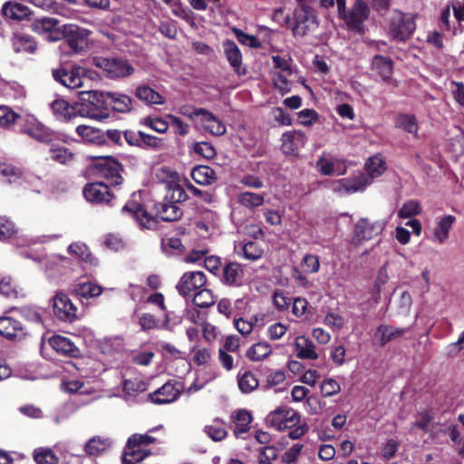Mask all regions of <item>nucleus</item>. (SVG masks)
<instances>
[{
	"label": "nucleus",
	"mask_w": 464,
	"mask_h": 464,
	"mask_svg": "<svg viewBox=\"0 0 464 464\" xmlns=\"http://www.w3.org/2000/svg\"><path fill=\"white\" fill-rule=\"evenodd\" d=\"M280 140L282 152L293 156L297 155L299 150L304 147L307 137L302 130H292L284 132Z\"/></svg>",
	"instance_id": "16"
},
{
	"label": "nucleus",
	"mask_w": 464,
	"mask_h": 464,
	"mask_svg": "<svg viewBox=\"0 0 464 464\" xmlns=\"http://www.w3.org/2000/svg\"><path fill=\"white\" fill-rule=\"evenodd\" d=\"M301 267L306 274L318 272L320 269V261L318 256L312 254H306L301 261Z\"/></svg>",
	"instance_id": "58"
},
{
	"label": "nucleus",
	"mask_w": 464,
	"mask_h": 464,
	"mask_svg": "<svg viewBox=\"0 0 464 464\" xmlns=\"http://www.w3.org/2000/svg\"><path fill=\"white\" fill-rule=\"evenodd\" d=\"M295 347L296 356L300 359L315 360L318 358L314 343L305 336H299L295 339Z\"/></svg>",
	"instance_id": "32"
},
{
	"label": "nucleus",
	"mask_w": 464,
	"mask_h": 464,
	"mask_svg": "<svg viewBox=\"0 0 464 464\" xmlns=\"http://www.w3.org/2000/svg\"><path fill=\"white\" fill-rule=\"evenodd\" d=\"M340 391L341 387L339 382L333 378L325 379L321 384V392L324 397L334 396L339 393Z\"/></svg>",
	"instance_id": "61"
},
{
	"label": "nucleus",
	"mask_w": 464,
	"mask_h": 464,
	"mask_svg": "<svg viewBox=\"0 0 464 464\" xmlns=\"http://www.w3.org/2000/svg\"><path fill=\"white\" fill-rule=\"evenodd\" d=\"M2 13L7 18L21 21L30 14V10L24 5L6 2L2 7Z\"/></svg>",
	"instance_id": "35"
},
{
	"label": "nucleus",
	"mask_w": 464,
	"mask_h": 464,
	"mask_svg": "<svg viewBox=\"0 0 464 464\" xmlns=\"http://www.w3.org/2000/svg\"><path fill=\"white\" fill-rule=\"evenodd\" d=\"M155 215L150 214L140 200V196L133 193L130 199L121 208L122 216L133 219L141 229H153L156 227L158 219L164 222H174L180 219L183 210L179 205L170 204L162 199L153 206Z\"/></svg>",
	"instance_id": "1"
},
{
	"label": "nucleus",
	"mask_w": 464,
	"mask_h": 464,
	"mask_svg": "<svg viewBox=\"0 0 464 464\" xmlns=\"http://www.w3.org/2000/svg\"><path fill=\"white\" fill-rule=\"evenodd\" d=\"M289 409L290 407L287 406H279L272 411L266 418V424L282 431V426L289 414Z\"/></svg>",
	"instance_id": "39"
},
{
	"label": "nucleus",
	"mask_w": 464,
	"mask_h": 464,
	"mask_svg": "<svg viewBox=\"0 0 464 464\" xmlns=\"http://www.w3.org/2000/svg\"><path fill=\"white\" fill-rule=\"evenodd\" d=\"M417 14L394 10L389 24V35L392 41L407 43L416 30Z\"/></svg>",
	"instance_id": "4"
},
{
	"label": "nucleus",
	"mask_w": 464,
	"mask_h": 464,
	"mask_svg": "<svg viewBox=\"0 0 464 464\" xmlns=\"http://www.w3.org/2000/svg\"><path fill=\"white\" fill-rule=\"evenodd\" d=\"M237 202L247 208L253 209L262 206L265 202L264 195L245 191L237 195Z\"/></svg>",
	"instance_id": "46"
},
{
	"label": "nucleus",
	"mask_w": 464,
	"mask_h": 464,
	"mask_svg": "<svg viewBox=\"0 0 464 464\" xmlns=\"http://www.w3.org/2000/svg\"><path fill=\"white\" fill-rule=\"evenodd\" d=\"M243 266L237 262L228 261L222 268L220 281L228 286L237 287L243 284Z\"/></svg>",
	"instance_id": "21"
},
{
	"label": "nucleus",
	"mask_w": 464,
	"mask_h": 464,
	"mask_svg": "<svg viewBox=\"0 0 464 464\" xmlns=\"http://www.w3.org/2000/svg\"><path fill=\"white\" fill-rule=\"evenodd\" d=\"M13 48L17 53H34L37 50V43L33 36L15 34L13 37Z\"/></svg>",
	"instance_id": "30"
},
{
	"label": "nucleus",
	"mask_w": 464,
	"mask_h": 464,
	"mask_svg": "<svg viewBox=\"0 0 464 464\" xmlns=\"http://www.w3.org/2000/svg\"><path fill=\"white\" fill-rule=\"evenodd\" d=\"M184 384L180 382L170 380L160 388L149 394L150 400L155 404H167L175 401L182 393Z\"/></svg>",
	"instance_id": "10"
},
{
	"label": "nucleus",
	"mask_w": 464,
	"mask_h": 464,
	"mask_svg": "<svg viewBox=\"0 0 464 464\" xmlns=\"http://www.w3.org/2000/svg\"><path fill=\"white\" fill-rule=\"evenodd\" d=\"M32 29L38 34L46 35L50 42H57L63 39V25L60 21L53 17H42L35 19L32 24Z\"/></svg>",
	"instance_id": "11"
},
{
	"label": "nucleus",
	"mask_w": 464,
	"mask_h": 464,
	"mask_svg": "<svg viewBox=\"0 0 464 464\" xmlns=\"http://www.w3.org/2000/svg\"><path fill=\"white\" fill-rule=\"evenodd\" d=\"M223 49L225 56L234 72L239 76L246 75L247 71L242 65V53L237 44L232 40H226L223 43Z\"/></svg>",
	"instance_id": "23"
},
{
	"label": "nucleus",
	"mask_w": 464,
	"mask_h": 464,
	"mask_svg": "<svg viewBox=\"0 0 464 464\" xmlns=\"http://www.w3.org/2000/svg\"><path fill=\"white\" fill-rule=\"evenodd\" d=\"M140 123L159 133H165L169 129V123L160 117L148 116Z\"/></svg>",
	"instance_id": "56"
},
{
	"label": "nucleus",
	"mask_w": 464,
	"mask_h": 464,
	"mask_svg": "<svg viewBox=\"0 0 464 464\" xmlns=\"http://www.w3.org/2000/svg\"><path fill=\"white\" fill-rule=\"evenodd\" d=\"M318 119V113L314 109H304L297 113L298 123L310 126Z\"/></svg>",
	"instance_id": "64"
},
{
	"label": "nucleus",
	"mask_w": 464,
	"mask_h": 464,
	"mask_svg": "<svg viewBox=\"0 0 464 464\" xmlns=\"http://www.w3.org/2000/svg\"><path fill=\"white\" fill-rule=\"evenodd\" d=\"M190 175L196 183L203 186L211 185L218 180L216 171L212 168L206 165H198L194 167Z\"/></svg>",
	"instance_id": "28"
},
{
	"label": "nucleus",
	"mask_w": 464,
	"mask_h": 464,
	"mask_svg": "<svg viewBox=\"0 0 464 464\" xmlns=\"http://www.w3.org/2000/svg\"><path fill=\"white\" fill-rule=\"evenodd\" d=\"M237 384L243 393H250L258 387L259 381L252 372L246 371L243 373H238Z\"/></svg>",
	"instance_id": "45"
},
{
	"label": "nucleus",
	"mask_w": 464,
	"mask_h": 464,
	"mask_svg": "<svg viewBox=\"0 0 464 464\" xmlns=\"http://www.w3.org/2000/svg\"><path fill=\"white\" fill-rule=\"evenodd\" d=\"M68 252L71 255H75L82 261L92 264L95 259L92 253L89 251L88 246L82 243H72L68 247Z\"/></svg>",
	"instance_id": "53"
},
{
	"label": "nucleus",
	"mask_w": 464,
	"mask_h": 464,
	"mask_svg": "<svg viewBox=\"0 0 464 464\" xmlns=\"http://www.w3.org/2000/svg\"><path fill=\"white\" fill-rule=\"evenodd\" d=\"M456 218L452 215L444 216L440 219L434 228V237L440 244H443L450 236V231L452 228Z\"/></svg>",
	"instance_id": "33"
},
{
	"label": "nucleus",
	"mask_w": 464,
	"mask_h": 464,
	"mask_svg": "<svg viewBox=\"0 0 464 464\" xmlns=\"http://www.w3.org/2000/svg\"><path fill=\"white\" fill-rule=\"evenodd\" d=\"M278 457V450L274 446H265L260 448L257 454V460L263 463H272Z\"/></svg>",
	"instance_id": "62"
},
{
	"label": "nucleus",
	"mask_w": 464,
	"mask_h": 464,
	"mask_svg": "<svg viewBox=\"0 0 464 464\" xmlns=\"http://www.w3.org/2000/svg\"><path fill=\"white\" fill-rule=\"evenodd\" d=\"M74 292L76 295L88 299L99 296L102 293V288L96 284L86 282L75 285Z\"/></svg>",
	"instance_id": "50"
},
{
	"label": "nucleus",
	"mask_w": 464,
	"mask_h": 464,
	"mask_svg": "<svg viewBox=\"0 0 464 464\" xmlns=\"http://www.w3.org/2000/svg\"><path fill=\"white\" fill-rule=\"evenodd\" d=\"M421 212V208L417 200L406 201L401 208L398 211V217L400 218H410L417 216Z\"/></svg>",
	"instance_id": "55"
},
{
	"label": "nucleus",
	"mask_w": 464,
	"mask_h": 464,
	"mask_svg": "<svg viewBox=\"0 0 464 464\" xmlns=\"http://www.w3.org/2000/svg\"><path fill=\"white\" fill-rule=\"evenodd\" d=\"M383 225L381 222H372L368 218H360L354 227L353 239L360 244L371 240L382 233Z\"/></svg>",
	"instance_id": "18"
},
{
	"label": "nucleus",
	"mask_w": 464,
	"mask_h": 464,
	"mask_svg": "<svg viewBox=\"0 0 464 464\" xmlns=\"http://www.w3.org/2000/svg\"><path fill=\"white\" fill-rule=\"evenodd\" d=\"M395 126L405 132L418 136L419 126L415 115L401 112L395 118Z\"/></svg>",
	"instance_id": "34"
},
{
	"label": "nucleus",
	"mask_w": 464,
	"mask_h": 464,
	"mask_svg": "<svg viewBox=\"0 0 464 464\" xmlns=\"http://www.w3.org/2000/svg\"><path fill=\"white\" fill-rule=\"evenodd\" d=\"M272 353L271 345L266 342L254 343L246 353L252 362H258L266 358Z\"/></svg>",
	"instance_id": "43"
},
{
	"label": "nucleus",
	"mask_w": 464,
	"mask_h": 464,
	"mask_svg": "<svg viewBox=\"0 0 464 464\" xmlns=\"http://www.w3.org/2000/svg\"><path fill=\"white\" fill-rule=\"evenodd\" d=\"M76 132L85 141L96 145H104L103 130L88 125H79Z\"/></svg>",
	"instance_id": "36"
},
{
	"label": "nucleus",
	"mask_w": 464,
	"mask_h": 464,
	"mask_svg": "<svg viewBox=\"0 0 464 464\" xmlns=\"http://www.w3.org/2000/svg\"><path fill=\"white\" fill-rule=\"evenodd\" d=\"M150 454L149 450H144L140 447H130L129 440L124 448L122 457L123 464H136L142 461Z\"/></svg>",
	"instance_id": "41"
},
{
	"label": "nucleus",
	"mask_w": 464,
	"mask_h": 464,
	"mask_svg": "<svg viewBox=\"0 0 464 464\" xmlns=\"http://www.w3.org/2000/svg\"><path fill=\"white\" fill-rule=\"evenodd\" d=\"M231 420L235 425L233 430L235 437L240 438L242 434L246 433L250 430L253 417L248 411L240 409L232 412Z\"/></svg>",
	"instance_id": "25"
},
{
	"label": "nucleus",
	"mask_w": 464,
	"mask_h": 464,
	"mask_svg": "<svg viewBox=\"0 0 464 464\" xmlns=\"http://www.w3.org/2000/svg\"><path fill=\"white\" fill-rule=\"evenodd\" d=\"M372 69L383 82H389L393 72L392 60L389 56L376 54L372 59Z\"/></svg>",
	"instance_id": "29"
},
{
	"label": "nucleus",
	"mask_w": 464,
	"mask_h": 464,
	"mask_svg": "<svg viewBox=\"0 0 464 464\" xmlns=\"http://www.w3.org/2000/svg\"><path fill=\"white\" fill-rule=\"evenodd\" d=\"M51 160L60 164H69L74 160V154L65 147H58L50 150Z\"/></svg>",
	"instance_id": "54"
},
{
	"label": "nucleus",
	"mask_w": 464,
	"mask_h": 464,
	"mask_svg": "<svg viewBox=\"0 0 464 464\" xmlns=\"http://www.w3.org/2000/svg\"><path fill=\"white\" fill-rule=\"evenodd\" d=\"M109 446L110 442L107 439H102L96 436L87 441L84 446V451L87 455L97 456L104 452Z\"/></svg>",
	"instance_id": "47"
},
{
	"label": "nucleus",
	"mask_w": 464,
	"mask_h": 464,
	"mask_svg": "<svg viewBox=\"0 0 464 464\" xmlns=\"http://www.w3.org/2000/svg\"><path fill=\"white\" fill-rule=\"evenodd\" d=\"M50 345L60 354L70 357L79 358L82 356L81 350L67 337L54 335L49 340Z\"/></svg>",
	"instance_id": "24"
},
{
	"label": "nucleus",
	"mask_w": 464,
	"mask_h": 464,
	"mask_svg": "<svg viewBox=\"0 0 464 464\" xmlns=\"http://www.w3.org/2000/svg\"><path fill=\"white\" fill-rule=\"evenodd\" d=\"M371 14L369 5L363 0H355L351 9L339 18L343 20L349 31L363 35L366 32L364 22Z\"/></svg>",
	"instance_id": "7"
},
{
	"label": "nucleus",
	"mask_w": 464,
	"mask_h": 464,
	"mask_svg": "<svg viewBox=\"0 0 464 464\" xmlns=\"http://www.w3.org/2000/svg\"><path fill=\"white\" fill-rule=\"evenodd\" d=\"M192 114L201 117L203 128L211 134L220 136L226 133V125L208 110L203 108L194 109Z\"/></svg>",
	"instance_id": "22"
},
{
	"label": "nucleus",
	"mask_w": 464,
	"mask_h": 464,
	"mask_svg": "<svg viewBox=\"0 0 464 464\" xmlns=\"http://www.w3.org/2000/svg\"><path fill=\"white\" fill-rule=\"evenodd\" d=\"M166 188L167 191L163 199L167 200V202L170 204L179 205L188 198L185 188L177 182H168Z\"/></svg>",
	"instance_id": "31"
},
{
	"label": "nucleus",
	"mask_w": 464,
	"mask_h": 464,
	"mask_svg": "<svg viewBox=\"0 0 464 464\" xmlns=\"http://www.w3.org/2000/svg\"><path fill=\"white\" fill-rule=\"evenodd\" d=\"M33 457L36 464H81V456L66 452L60 461L53 450L49 448L35 449Z\"/></svg>",
	"instance_id": "15"
},
{
	"label": "nucleus",
	"mask_w": 464,
	"mask_h": 464,
	"mask_svg": "<svg viewBox=\"0 0 464 464\" xmlns=\"http://www.w3.org/2000/svg\"><path fill=\"white\" fill-rule=\"evenodd\" d=\"M207 278L201 271L186 272L180 277L176 288L182 296H189L206 285Z\"/></svg>",
	"instance_id": "13"
},
{
	"label": "nucleus",
	"mask_w": 464,
	"mask_h": 464,
	"mask_svg": "<svg viewBox=\"0 0 464 464\" xmlns=\"http://www.w3.org/2000/svg\"><path fill=\"white\" fill-rule=\"evenodd\" d=\"M193 304L200 308H208L215 304L211 290L202 287L194 295Z\"/></svg>",
	"instance_id": "52"
},
{
	"label": "nucleus",
	"mask_w": 464,
	"mask_h": 464,
	"mask_svg": "<svg viewBox=\"0 0 464 464\" xmlns=\"http://www.w3.org/2000/svg\"><path fill=\"white\" fill-rule=\"evenodd\" d=\"M233 33L236 35L237 41L244 45L252 47V48H259L261 46V44L259 40L251 34H248L245 32H243L241 29L238 28H233Z\"/></svg>",
	"instance_id": "57"
},
{
	"label": "nucleus",
	"mask_w": 464,
	"mask_h": 464,
	"mask_svg": "<svg viewBox=\"0 0 464 464\" xmlns=\"http://www.w3.org/2000/svg\"><path fill=\"white\" fill-rule=\"evenodd\" d=\"M96 160L91 169L96 177L104 179L110 186H120L123 183V166L112 156L95 157Z\"/></svg>",
	"instance_id": "5"
},
{
	"label": "nucleus",
	"mask_w": 464,
	"mask_h": 464,
	"mask_svg": "<svg viewBox=\"0 0 464 464\" xmlns=\"http://www.w3.org/2000/svg\"><path fill=\"white\" fill-rule=\"evenodd\" d=\"M63 39L69 47L75 53L82 52L86 45V30L75 24H63Z\"/></svg>",
	"instance_id": "20"
},
{
	"label": "nucleus",
	"mask_w": 464,
	"mask_h": 464,
	"mask_svg": "<svg viewBox=\"0 0 464 464\" xmlns=\"http://www.w3.org/2000/svg\"><path fill=\"white\" fill-rule=\"evenodd\" d=\"M194 151L208 160L213 159L216 156V150L214 146L206 141L196 142L194 144Z\"/></svg>",
	"instance_id": "63"
},
{
	"label": "nucleus",
	"mask_w": 464,
	"mask_h": 464,
	"mask_svg": "<svg viewBox=\"0 0 464 464\" xmlns=\"http://www.w3.org/2000/svg\"><path fill=\"white\" fill-rule=\"evenodd\" d=\"M366 172L363 174L370 175L372 181L374 178L381 176L386 170V163L382 156L375 155L368 159L365 163Z\"/></svg>",
	"instance_id": "44"
},
{
	"label": "nucleus",
	"mask_w": 464,
	"mask_h": 464,
	"mask_svg": "<svg viewBox=\"0 0 464 464\" xmlns=\"http://www.w3.org/2000/svg\"><path fill=\"white\" fill-rule=\"evenodd\" d=\"M82 67L68 68L63 65L52 70L53 79L69 89H76L82 85Z\"/></svg>",
	"instance_id": "12"
},
{
	"label": "nucleus",
	"mask_w": 464,
	"mask_h": 464,
	"mask_svg": "<svg viewBox=\"0 0 464 464\" xmlns=\"http://www.w3.org/2000/svg\"><path fill=\"white\" fill-rule=\"evenodd\" d=\"M24 119L7 106H0V126L10 129L15 124L23 125Z\"/></svg>",
	"instance_id": "38"
},
{
	"label": "nucleus",
	"mask_w": 464,
	"mask_h": 464,
	"mask_svg": "<svg viewBox=\"0 0 464 464\" xmlns=\"http://www.w3.org/2000/svg\"><path fill=\"white\" fill-rule=\"evenodd\" d=\"M370 184H372L370 175L361 172L353 178L341 179L335 181L334 190L339 193L352 194L364 190Z\"/></svg>",
	"instance_id": "17"
},
{
	"label": "nucleus",
	"mask_w": 464,
	"mask_h": 464,
	"mask_svg": "<svg viewBox=\"0 0 464 464\" xmlns=\"http://www.w3.org/2000/svg\"><path fill=\"white\" fill-rule=\"evenodd\" d=\"M13 310L17 311L23 318L28 322L35 324L38 327L44 326L43 310L34 305H23L21 307H14Z\"/></svg>",
	"instance_id": "37"
},
{
	"label": "nucleus",
	"mask_w": 464,
	"mask_h": 464,
	"mask_svg": "<svg viewBox=\"0 0 464 464\" xmlns=\"http://www.w3.org/2000/svg\"><path fill=\"white\" fill-rule=\"evenodd\" d=\"M405 332V328H397L389 324H381L377 327L376 334L381 335L380 344L384 346L389 342L403 335Z\"/></svg>",
	"instance_id": "40"
},
{
	"label": "nucleus",
	"mask_w": 464,
	"mask_h": 464,
	"mask_svg": "<svg viewBox=\"0 0 464 464\" xmlns=\"http://www.w3.org/2000/svg\"><path fill=\"white\" fill-rule=\"evenodd\" d=\"M93 64L111 80L124 79L135 72L134 66L128 60L118 57H95Z\"/></svg>",
	"instance_id": "6"
},
{
	"label": "nucleus",
	"mask_w": 464,
	"mask_h": 464,
	"mask_svg": "<svg viewBox=\"0 0 464 464\" xmlns=\"http://www.w3.org/2000/svg\"><path fill=\"white\" fill-rule=\"evenodd\" d=\"M53 113L65 121L75 117L77 108L71 106L64 100H55L51 104Z\"/></svg>",
	"instance_id": "42"
},
{
	"label": "nucleus",
	"mask_w": 464,
	"mask_h": 464,
	"mask_svg": "<svg viewBox=\"0 0 464 464\" xmlns=\"http://www.w3.org/2000/svg\"><path fill=\"white\" fill-rule=\"evenodd\" d=\"M81 103L77 106V113L82 117L101 120L106 116L104 111L108 107L106 92L90 91L80 94Z\"/></svg>",
	"instance_id": "3"
},
{
	"label": "nucleus",
	"mask_w": 464,
	"mask_h": 464,
	"mask_svg": "<svg viewBox=\"0 0 464 464\" xmlns=\"http://www.w3.org/2000/svg\"><path fill=\"white\" fill-rule=\"evenodd\" d=\"M108 106L121 113H128L132 110V99L124 93L106 92Z\"/></svg>",
	"instance_id": "26"
},
{
	"label": "nucleus",
	"mask_w": 464,
	"mask_h": 464,
	"mask_svg": "<svg viewBox=\"0 0 464 464\" xmlns=\"http://www.w3.org/2000/svg\"><path fill=\"white\" fill-rule=\"evenodd\" d=\"M135 97L147 105H161L165 102L163 96L147 84L138 85L134 92Z\"/></svg>",
	"instance_id": "27"
},
{
	"label": "nucleus",
	"mask_w": 464,
	"mask_h": 464,
	"mask_svg": "<svg viewBox=\"0 0 464 464\" xmlns=\"http://www.w3.org/2000/svg\"><path fill=\"white\" fill-rule=\"evenodd\" d=\"M0 293L10 299H16L23 295L14 280L8 276L2 277L0 280Z\"/></svg>",
	"instance_id": "48"
},
{
	"label": "nucleus",
	"mask_w": 464,
	"mask_h": 464,
	"mask_svg": "<svg viewBox=\"0 0 464 464\" xmlns=\"http://www.w3.org/2000/svg\"><path fill=\"white\" fill-rule=\"evenodd\" d=\"M19 130L42 143L52 142L55 136L48 127L34 120H24Z\"/></svg>",
	"instance_id": "19"
},
{
	"label": "nucleus",
	"mask_w": 464,
	"mask_h": 464,
	"mask_svg": "<svg viewBox=\"0 0 464 464\" xmlns=\"http://www.w3.org/2000/svg\"><path fill=\"white\" fill-rule=\"evenodd\" d=\"M318 25L315 11L304 4L295 7L285 18V27L292 32L294 37L303 38L314 32Z\"/></svg>",
	"instance_id": "2"
},
{
	"label": "nucleus",
	"mask_w": 464,
	"mask_h": 464,
	"mask_svg": "<svg viewBox=\"0 0 464 464\" xmlns=\"http://www.w3.org/2000/svg\"><path fill=\"white\" fill-rule=\"evenodd\" d=\"M304 448L303 444H294L289 450L284 452L281 456V462L283 464H294L296 462L301 451Z\"/></svg>",
	"instance_id": "60"
},
{
	"label": "nucleus",
	"mask_w": 464,
	"mask_h": 464,
	"mask_svg": "<svg viewBox=\"0 0 464 464\" xmlns=\"http://www.w3.org/2000/svg\"><path fill=\"white\" fill-rule=\"evenodd\" d=\"M16 233L14 223L5 217H0V240L12 237Z\"/></svg>",
	"instance_id": "59"
},
{
	"label": "nucleus",
	"mask_w": 464,
	"mask_h": 464,
	"mask_svg": "<svg viewBox=\"0 0 464 464\" xmlns=\"http://www.w3.org/2000/svg\"><path fill=\"white\" fill-rule=\"evenodd\" d=\"M82 193L85 199L92 204L108 205L115 198L110 186L103 181L88 182Z\"/></svg>",
	"instance_id": "8"
},
{
	"label": "nucleus",
	"mask_w": 464,
	"mask_h": 464,
	"mask_svg": "<svg viewBox=\"0 0 464 464\" xmlns=\"http://www.w3.org/2000/svg\"><path fill=\"white\" fill-rule=\"evenodd\" d=\"M263 254L264 249L262 246L256 241L253 240L246 242L242 246V253H238V255H242L244 258L250 261L260 259Z\"/></svg>",
	"instance_id": "49"
},
{
	"label": "nucleus",
	"mask_w": 464,
	"mask_h": 464,
	"mask_svg": "<svg viewBox=\"0 0 464 464\" xmlns=\"http://www.w3.org/2000/svg\"><path fill=\"white\" fill-rule=\"evenodd\" d=\"M53 310L55 317L60 321L72 323L77 319V307L65 293L58 292L53 296Z\"/></svg>",
	"instance_id": "9"
},
{
	"label": "nucleus",
	"mask_w": 464,
	"mask_h": 464,
	"mask_svg": "<svg viewBox=\"0 0 464 464\" xmlns=\"http://www.w3.org/2000/svg\"><path fill=\"white\" fill-rule=\"evenodd\" d=\"M32 333L18 320L10 316L0 317V335L12 341H22Z\"/></svg>",
	"instance_id": "14"
},
{
	"label": "nucleus",
	"mask_w": 464,
	"mask_h": 464,
	"mask_svg": "<svg viewBox=\"0 0 464 464\" xmlns=\"http://www.w3.org/2000/svg\"><path fill=\"white\" fill-rule=\"evenodd\" d=\"M225 426L226 425L224 422L217 419L213 421L212 424L207 425L205 427V432L212 440L221 441L227 435V431Z\"/></svg>",
	"instance_id": "51"
}]
</instances>
